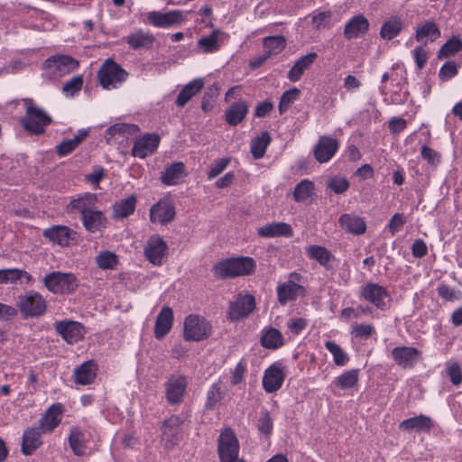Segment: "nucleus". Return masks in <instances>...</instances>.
Masks as SVG:
<instances>
[{
	"label": "nucleus",
	"mask_w": 462,
	"mask_h": 462,
	"mask_svg": "<svg viewBox=\"0 0 462 462\" xmlns=\"http://www.w3.org/2000/svg\"><path fill=\"white\" fill-rule=\"evenodd\" d=\"M415 32L417 42H423L426 38L434 42L440 36V31L433 21H426L418 24Z\"/></svg>",
	"instance_id": "c9c22d12"
},
{
	"label": "nucleus",
	"mask_w": 462,
	"mask_h": 462,
	"mask_svg": "<svg viewBox=\"0 0 462 462\" xmlns=\"http://www.w3.org/2000/svg\"><path fill=\"white\" fill-rule=\"evenodd\" d=\"M358 381V370H349L336 377L334 383L342 390L354 387Z\"/></svg>",
	"instance_id": "09e8293b"
},
{
	"label": "nucleus",
	"mask_w": 462,
	"mask_h": 462,
	"mask_svg": "<svg viewBox=\"0 0 462 462\" xmlns=\"http://www.w3.org/2000/svg\"><path fill=\"white\" fill-rule=\"evenodd\" d=\"M81 221L84 227L92 233H96L106 226V217L103 213L97 208V207L91 211L81 217Z\"/></svg>",
	"instance_id": "2f4dec72"
},
{
	"label": "nucleus",
	"mask_w": 462,
	"mask_h": 462,
	"mask_svg": "<svg viewBox=\"0 0 462 462\" xmlns=\"http://www.w3.org/2000/svg\"><path fill=\"white\" fill-rule=\"evenodd\" d=\"M314 184L309 180H303L294 189L293 198L298 202H302L312 196Z\"/></svg>",
	"instance_id": "3c124183"
},
{
	"label": "nucleus",
	"mask_w": 462,
	"mask_h": 462,
	"mask_svg": "<svg viewBox=\"0 0 462 462\" xmlns=\"http://www.w3.org/2000/svg\"><path fill=\"white\" fill-rule=\"evenodd\" d=\"M338 148L337 142L331 136H322L319 138L316 146L314 154L315 158L319 162H328Z\"/></svg>",
	"instance_id": "4be33fe9"
},
{
	"label": "nucleus",
	"mask_w": 462,
	"mask_h": 462,
	"mask_svg": "<svg viewBox=\"0 0 462 462\" xmlns=\"http://www.w3.org/2000/svg\"><path fill=\"white\" fill-rule=\"evenodd\" d=\"M261 342L266 348L276 349L283 345V337L278 329L270 328L263 332Z\"/></svg>",
	"instance_id": "c03bdc74"
},
{
	"label": "nucleus",
	"mask_w": 462,
	"mask_h": 462,
	"mask_svg": "<svg viewBox=\"0 0 462 462\" xmlns=\"http://www.w3.org/2000/svg\"><path fill=\"white\" fill-rule=\"evenodd\" d=\"M264 46L270 52L277 53L285 47V40L282 36H272L264 39Z\"/></svg>",
	"instance_id": "052dcab7"
},
{
	"label": "nucleus",
	"mask_w": 462,
	"mask_h": 462,
	"mask_svg": "<svg viewBox=\"0 0 462 462\" xmlns=\"http://www.w3.org/2000/svg\"><path fill=\"white\" fill-rule=\"evenodd\" d=\"M402 22L397 16H392L382 25L380 35L383 39L392 40L402 31Z\"/></svg>",
	"instance_id": "79ce46f5"
},
{
	"label": "nucleus",
	"mask_w": 462,
	"mask_h": 462,
	"mask_svg": "<svg viewBox=\"0 0 462 462\" xmlns=\"http://www.w3.org/2000/svg\"><path fill=\"white\" fill-rule=\"evenodd\" d=\"M300 94V91L296 88H292L282 94L279 103V111L281 115L285 113L291 104L299 98Z\"/></svg>",
	"instance_id": "603ef678"
},
{
	"label": "nucleus",
	"mask_w": 462,
	"mask_h": 462,
	"mask_svg": "<svg viewBox=\"0 0 462 462\" xmlns=\"http://www.w3.org/2000/svg\"><path fill=\"white\" fill-rule=\"evenodd\" d=\"M159 143V135L155 134H145L134 142V147L132 149V155L140 159H144L156 151Z\"/></svg>",
	"instance_id": "aec40b11"
},
{
	"label": "nucleus",
	"mask_w": 462,
	"mask_h": 462,
	"mask_svg": "<svg viewBox=\"0 0 462 462\" xmlns=\"http://www.w3.org/2000/svg\"><path fill=\"white\" fill-rule=\"evenodd\" d=\"M331 16L332 14L329 11L319 12V14H314L312 16L313 27L317 30L324 28L330 21Z\"/></svg>",
	"instance_id": "338daca9"
},
{
	"label": "nucleus",
	"mask_w": 462,
	"mask_h": 462,
	"mask_svg": "<svg viewBox=\"0 0 462 462\" xmlns=\"http://www.w3.org/2000/svg\"><path fill=\"white\" fill-rule=\"evenodd\" d=\"M374 333V328L371 324H358L352 326V334L356 337L368 338Z\"/></svg>",
	"instance_id": "e2e57ef3"
},
{
	"label": "nucleus",
	"mask_w": 462,
	"mask_h": 462,
	"mask_svg": "<svg viewBox=\"0 0 462 462\" xmlns=\"http://www.w3.org/2000/svg\"><path fill=\"white\" fill-rule=\"evenodd\" d=\"M24 278L27 283L32 282V275L27 272L16 268L0 270V284L16 283Z\"/></svg>",
	"instance_id": "a19ab883"
},
{
	"label": "nucleus",
	"mask_w": 462,
	"mask_h": 462,
	"mask_svg": "<svg viewBox=\"0 0 462 462\" xmlns=\"http://www.w3.org/2000/svg\"><path fill=\"white\" fill-rule=\"evenodd\" d=\"M257 235L263 238L291 237L293 235V230L287 223L272 222L260 226L257 229Z\"/></svg>",
	"instance_id": "412c9836"
},
{
	"label": "nucleus",
	"mask_w": 462,
	"mask_h": 462,
	"mask_svg": "<svg viewBox=\"0 0 462 462\" xmlns=\"http://www.w3.org/2000/svg\"><path fill=\"white\" fill-rule=\"evenodd\" d=\"M412 54H413V58L415 60L417 68L419 69H421L424 67V65L426 64L428 58H429L428 51L423 46H419V47H416L412 51Z\"/></svg>",
	"instance_id": "774afa93"
},
{
	"label": "nucleus",
	"mask_w": 462,
	"mask_h": 462,
	"mask_svg": "<svg viewBox=\"0 0 462 462\" xmlns=\"http://www.w3.org/2000/svg\"><path fill=\"white\" fill-rule=\"evenodd\" d=\"M462 49V42L457 37L449 39L439 51V59L448 58Z\"/></svg>",
	"instance_id": "864d4df0"
},
{
	"label": "nucleus",
	"mask_w": 462,
	"mask_h": 462,
	"mask_svg": "<svg viewBox=\"0 0 462 462\" xmlns=\"http://www.w3.org/2000/svg\"><path fill=\"white\" fill-rule=\"evenodd\" d=\"M126 79L127 72L111 60H106L98 71L100 85L106 90L119 88Z\"/></svg>",
	"instance_id": "0eeeda50"
},
{
	"label": "nucleus",
	"mask_w": 462,
	"mask_h": 462,
	"mask_svg": "<svg viewBox=\"0 0 462 462\" xmlns=\"http://www.w3.org/2000/svg\"><path fill=\"white\" fill-rule=\"evenodd\" d=\"M97 365L93 361L84 362L74 370L75 383L81 385L91 383L97 375Z\"/></svg>",
	"instance_id": "c85d7f7f"
},
{
	"label": "nucleus",
	"mask_w": 462,
	"mask_h": 462,
	"mask_svg": "<svg viewBox=\"0 0 462 462\" xmlns=\"http://www.w3.org/2000/svg\"><path fill=\"white\" fill-rule=\"evenodd\" d=\"M168 253L167 243L159 235L152 236L144 247V255L153 265H161Z\"/></svg>",
	"instance_id": "9d476101"
},
{
	"label": "nucleus",
	"mask_w": 462,
	"mask_h": 462,
	"mask_svg": "<svg viewBox=\"0 0 462 462\" xmlns=\"http://www.w3.org/2000/svg\"><path fill=\"white\" fill-rule=\"evenodd\" d=\"M69 446L76 456H83L86 452V436L79 428H74L69 438Z\"/></svg>",
	"instance_id": "a18cd8bd"
},
{
	"label": "nucleus",
	"mask_w": 462,
	"mask_h": 462,
	"mask_svg": "<svg viewBox=\"0 0 462 462\" xmlns=\"http://www.w3.org/2000/svg\"><path fill=\"white\" fill-rule=\"evenodd\" d=\"M257 429L262 434L266 436L271 435L273 432V420L266 410L261 411L257 420Z\"/></svg>",
	"instance_id": "4d7b16f0"
},
{
	"label": "nucleus",
	"mask_w": 462,
	"mask_h": 462,
	"mask_svg": "<svg viewBox=\"0 0 462 462\" xmlns=\"http://www.w3.org/2000/svg\"><path fill=\"white\" fill-rule=\"evenodd\" d=\"M72 234L71 229L66 226H53L43 231L44 237L61 246L69 245Z\"/></svg>",
	"instance_id": "c756f323"
},
{
	"label": "nucleus",
	"mask_w": 462,
	"mask_h": 462,
	"mask_svg": "<svg viewBox=\"0 0 462 462\" xmlns=\"http://www.w3.org/2000/svg\"><path fill=\"white\" fill-rule=\"evenodd\" d=\"M97 196L92 193H85L84 195L72 199L67 205L69 213L79 212L80 216L87 214L96 208Z\"/></svg>",
	"instance_id": "393cba45"
},
{
	"label": "nucleus",
	"mask_w": 462,
	"mask_h": 462,
	"mask_svg": "<svg viewBox=\"0 0 462 462\" xmlns=\"http://www.w3.org/2000/svg\"><path fill=\"white\" fill-rule=\"evenodd\" d=\"M187 385L188 379L186 376L180 374L171 375L165 386L167 401L171 404L180 403L183 400Z\"/></svg>",
	"instance_id": "9b49d317"
},
{
	"label": "nucleus",
	"mask_w": 462,
	"mask_h": 462,
	"mask_svg": "<svg viewBox=\"0 0 462 462\" xmlns=\"http://www.w3.org/2000/svg\"><path fill=\"white\" fill-rule=\"evenodd\" d=\"M326 349L332 355L334 363L338 366L346 365L349 357L346 352L336 342L334 341H326L325 342Z\"/></svg>",
	"instance_id": "de8ad7c7"
},
{
	"label": "nucleus",
	"mask_w": 462,
	"mask_h": 462,
	"mask_svg": "<svg viewBox=\"0 0 462 462\" xmlns=\"http://www.w3.org/2000/svg\"><path fill=\"white\" fill-rule=\"evenodd\" d=\"M204 86L200 79H193L186 84L178 95L175 104L179 107H183Z\"/></svg>",
	"instance_id": "473e14b6"
},
{
	"label": "nucleus",
	"mask_w": 462,
	"mask_h": 462,
	"mask_svg": "<svg viewBox=\"0 0 462 462\" xmlns=\"http://www.w3.org/2000/svg\"><path fill=\"white\" fill-rule=\"evenodd\" d=\"M371 313L370 308H365L362 306H358L356 308H346L342 310V317L351 319H358L363 315H366Z\"/></svg>",
	"instance_id": "69168bd1"
},
{
	"label": "nucleus",
	"mask_w": 462,
	"mask_h": 462,
	"mask_svg": "<svg viewBox=\"0 0 462 462\" xmlns=\"http://www.w3.org/2000/svg\"><path fill=\"white\" fill-rule=\"evenodd\" d=\"M239 441L231 429H225L218 438L217 453L221 462H245L239 457Z\"/></svg>",
	"instance_id": "7ed1b4c3"
},
{
	"label": "nucleus",
	"mask_w": 462,
	"mask_h": 462,
	"mask_svg": "<svg viewBox=\"0 0 462 462\" xmlns=\"http://www.w3.org/2000/svg\"><path fill=\"white\" fill-rule=\"evenodd\" d=\"M247 113L248 106L245 101H238L226 111V120L228 125L235 126L245 118Z\"/></svg>",
	"instance_id": "e433bc0d"
},
{
	"label": "nucleus",
	"mask_w": 462,
	"mask_h": 462,
	"mask_svg": "<svg viewBox=\"0 0 462 462\" xmlns=\"http://www.w3.org/2000/svg\"><path fill=\"white\" fill-rule=\"evenodd\" d=\"M139 128L134 125H128L124 123L115 124L110 126L105 133V138L107 143L120 142V137L128 138L130 135H134L138 133Z\"/></svg>",
	"instance_id": "a878e982"
},
{
	"label": "nucleus",
	"mask_w": 462,
	"mask_h": 462,
	"mask_svg": "<svg viewBox=\"0 0 462 462\" xmlns=\"http://www.w3.org/2000/svg\"><path fill=\"white\" fill-rule=\"evenodd\" d=\"M182 422L183 420L180 416L173 415L162 423L160 444L164 449L171 450L180 443L181 439L180 427Z\"/></svg>",
	"instance_id": "6e6552de"
},
{
	"label": "nucleus",
	"mask_w": 462,
	"mask_h": 462,
	"mask_svg": "<svg viewBox=\"0 0 462 462\" xmlns=\"http://www.w3.org/2000/svg\"><path fill=\"white\" fill-rule=\"evenodd\" d=\"M175 208L170 199L163 198L150 209V219L153 223L167 224L173 220Z\"/></svg>",
	"instance_id": "4468645a"
},
{
	"label": "nucleus",
	"mask_w": 462,
	"mask_h": 462,
	"mask_svg": "<svg viewBox=\"0 0 462 462\" xmlns=\"http://www.w3.org/2000/svg\"><path fill=\"white\" fill-rule=\"evenodd\" d=\"M447 374L453 384L458 385L462 382L460 365L457 362H448L446 365Z\"/></svg>",
	"instance_id": "bf43d9fd"
},
{
	"label": "nucleus",
	"mask_w": 462,
	"mask_h": 462,
	"mask_svg": "<svg viewBox=\"0 0 462 462\" xmlns=\"http://www.w3.org/2000/svg\"><path fill=\"white\" fill-rule=\"evenodd\" d=\"M82 85V76H74L64 84L62 91L67 97H72L81 89Z\"/></svg>",
	"instance_id": "13d9d810"
},
{
	"label": "nucleus",
	"mask_w": 462,
	"mask_h": 462,
	"mask_svg": "<svg viewBox=\"0 0 462 462\" xmlns=\"http://www.w3.org/2000/svg\"><path fill=\"white\" fill-rule=\"evenodd\" d=\"M285 379L284 368L280 363L269 366L263 374V387L268 393L277 392Z\"/></svg>",
	"instance_id": "f8f14e48"
},
{
	"label": "nucleus",
	"mask_w": 462,
	"mask_h": 462,
	"mask_svg": "<svg viewBox=\"0 0 462 462\" xmlns=\"http://www.w3.org/2000/svg\"><path fill=\"white\" fill-rule=\"evenodd\" d=\"M316 58V52H310L300 57L290 69L288 79L291 82H297L301 78L304 71L315 61Z\"/></svg>",
	"instance_id": "72a5a7b5"
},
{
	"label": "nucleus",
	"mask_w": 462,
	"mask_h": 462,
	"mask_svg": "<svg viewBox=\"0 0 462 462\" xmlns=\"http://www.w3.org/2000/svg\"><path fill=\"white\" fill-rule=\"evenodd\" d=\"M338 223L346 232L355 236L363 235L366 230L365 219L356 214L345 213L341 215Z\"/></svg>",
	"instance_id": "5701e85b"
},
{
	"label": "nucleus",
	"mask_w": 462,
	"mask_h": 462,
	"mask_svg": "<svg viewBox=\"0 0 462 462\" xmlns=\"http://www.w3.org/2000/svg\"><path fill=\"white\" fill-rule=\"evenodd\" d=\"M222 383L217 382L213 383L207 393L206 407L213 409L216 404L222 399Z\"/></svg>",
	"instance_id": "5fc2aeb1"
},
{
	"label": "nucleus",
	"mask_w": 462,
	"mask_h": 462,
	"mask_svg": "<svg viewBox=\"0 0 462 462\" xmlns=\"http://www.w3.org/2000/svg\"><path fill=\"white\" fill-rule=\"evenodd\" d=\"M297 273H291L290 279L277 286L278 301L282 305H285L290 301L296 300L300 295H302L304 289L297 284L293 278H298Z\"/></svg>",
	"instance_id": "ddd939ff"
},
{
	"label": "nucleus",
	"mask_w": 462,
	"mask_h": 462,
	"mask_svg": "<svg viewBox=\"0 0 462 462\" xmlns=\"http://www.w3.org/2000/svg\"><path fill=\"white\" fill-rule=\"evenodd\" d=\"M271 136L268 132H263L261 135L254 138L250 144L252 155L254 159L263 157L267 147L271 143Z\"/></svg>",
	"instance_id": "37998d69"
},
{
	"label": "nucleus",
	"mask_w": 462,
	"mask_h": 462,
	"mask_svg": "<svg viewBox=\"0 0 462 462\" xmlns=\"http://www.w3.org/2000/svg\"><path fill=\"white\" fill-rule=\"evenodd\" d=\"M173 323V313L171 308L164 307L160 311L156 323L154 334L157 338H162L169 333Z\"/></svg>",
	"instance_id": "7c9ffc66"
},
{
	"label": "nucleus",
	"mask_w": 462,
	"mask_h": 462,
	"mask_svg": "<svg viewBox=\"0 0 462 462\" xmlns=\"http://www.w3.org/2000/svg\"><path fill=\"white\" fill-rule=\"evenodd\" d=\"M186 176L185 165L181 162H173L161 173V181L167 186L179 184Z\"/></svg>",
	"instance_id": "bb28decb"
},
{
	"label": "nucleus",
	"mask_w": 462,
	"mask_h": 462,
	"mask_svg": "<svg viewBox=\"0 0 462 462\" xmlns=\"http://www.w3.org/2000/svg\"><path fill=\"white\" fill-rule=\"evenodd\" d=\"M254 261L250 257L226 259L215 264L214 270L217 276L231 278L250 274L254 269Z\"/></svg>",
	"instance_id": "f257e3e1"
},
{
	"label": "nucleus",
	"mask_w": 462,
	"mask_h": 462,
	"mask_svg": "<svg viewBox=\"0 0 462 462\" xmlns=\"http://www.w3.org/2000/svg\"><path fill=\"white\" fill-rule=\"evenodd\" d=\"M26 115L22 118V125L31 134L44 133L45 127L51 124V117L41 107L35 106L32 100H25Z\"/></svg>",
	"instance_id": "f03ea898"
},
{
	"label": "nucleus",
	"mask_w": 462,
	"mask_h": 462,
	"mask_svg": "<svg viewBox=\"0 0 462 462\" xmlns=\"http://www.w3.org/2000/svg\"><path fill=\"white\" fill-rule=\"evenodd\" d=\"M17 308L24 318H37L47 310V301L37 291H27L18 297Z\"/></svg>",
	"instance_id": "423d86ee"
},
{
	"label": "nucleus",
	"mask_w": 462,
	"mask_h": 462,
	"mask_svg": "<svg viewBox=\"0 0 462 462\" xmlns=\"http://www.w3.org/2000/svg\"><path fill=\"white\" fill-rule=\"evenodd\" d=\"M327 187L335 194H342L349 189L350 183L344 177L335 176L328 180Z\"/></svg>",
	"instance_id": "6e6d98bb"
},
{
	"label": "nucleus",
	"mask_w": 462,
	"mask_h": 462,
	"mask_svg": "<svg viewBox=\"0 0 462 462\" xmlns=\"http://www.w3.org/2000/svg\"><path fill=\"white\" fill-rule=\"evenodd\" d=\"M369 28L368 20L362 14L355 15L345 25L344 36L347 40L365 34Z\"/></svg>",
	"instance_id": "b1692460"
},
{
	"label": "nucleus",
	"mask_w": 462,
	"mask_h": 462,
	"mask_svg": "<svg viewBox=\"0 0 462 462\" xmlns=\"http://www.w3.org/2000/svg\"><path fill=\"white\" fill-rule=\"evenodd\" d=\"M432 426L433 424L430 418L425 415H419L402 421L400 429L403 430H415L417 431H428Z\"/></svg>",
	"instance_id": "58836bf2"
},
{
	"label": "nucleus",
	"mask_w": 462,
	"mask_h": 462,
	"mask_svg": "<svg viewBox=\"0 0 462 462\" xmlns=\"http://www.w3.org/2000/svg\"><path fill=\"white\" fill-rule=\"evenodd\" d=\"M95 260L98 268L102 270H114L119 263L118 256L110 251L99 252Z\"/></svg>",
	"instance_id": "49530a36"
},
{
	"label": "nucleus",
	"mask_w": 462,
	"mask_h": 462,
	"mask_svg": "<svg viewBox=\"0 0 462 462\" xmlns=\"http://www.w3.org/2000/svg\"><path fill=\"white\" fill-rule=\"evenodd\" d=\"M420 352L412 346H397L392 350V357L402 368L412 367L420 358Z\"/></svg>",
	"instance_id": "6ab92c4d"
},
{
	"label": "nucleus",
	"mask_w": 462,
	"mask_h": 462,
	"mask_svg": "<svg viewBox=\"0 0 462 462\" xmlns=\"http://www.w3.org/2000/svg\"><path fill=\"white\" fill-rule=\"evenodd\" d=\"M255 308L254 298L252 295H239L230 303L228 317L231 320H238L247 317Z\"/></svg>",
	"instance_id": "2eb2a0df"
},
{
	"label": "nucleus",
	"mask_w": 462,
	"mask_h": 462,
	"mask_svg": "<svg viewBox=\"0 0 462 462\" xmlns=\"http://www.w3.org/2000/svg\"><path fill=\"white\" fill-rule=\"evenodd\" d=\"M360 294L364 300L369 301L377 309H385L389 294L383 286L373 282L367 283L361 288Z\"/></svg>",
	"instance_id": "dca6fc26"
},
{
	"label": "nucleus",
	"mask_w": 462,
	"mask_h": 462,
	"mask_svg": "<svg viewBox=\"0 0 462 462\" xmlns=\"http://www.w3.org/2000/svg\"><path fill=\"white\" fill-rule=\"evenodd\" d=\"M307 252L310 258L315 259L325 267H328V263L333 258L325 247L319 245H311L307 249Z\"/></svg>",
	"instance_id": "8fccbe9b"
},
{
	"label": "nucleus",
	"mask_w": 462,
	"mask_h": 462,
	"mask_svg": "<svg viewBox=\"0 0 462 462\" xmlns=\"http://www.w3.org/2000/svg\"><path fill=\"white\" fill-rule=\"evenodd\" d=\"M457 74V66L454 61L446 62L439 69V77L441 80H448Z\"/></svg>",
	"instance_id": "0e129e2a"
},
{
	"label": "nucleus",
	"mask_w": 462,
	"mask_h": 462,
	"mask_svg": "<svg viewBox=\"0 0 462 462\" xmlns=\"http://www.w3.org/2000/svg\"><path fill=\"white\" fill-rule=\"evenodd\" d=\"M55 329L57 333L69 344L78 342L84 335V328L82 325L72 320L56 322Z\"/></svg>",
	"instance_id": "a211bd4d"
},
{
	"label": "nucleus",
	"mask_w": 462,
	"mask_h": 462,
	"mask_svg": "<svg viewBox=\"0 0 462 462\" xmlns=\"http://www.w3.org/2000/svg\"><path fill=\"white\" fill-rule=\"evenodd\" d=\"M154 42L152 33L142 30L135 31L126 37V42L133 49L150 48Z\"/></svg>",
	"instance_id": "4c0bfd02"
},
{
	"label": "nucleus",
	"mask_w": 462,
	"mask_h": 462,
	"mask_svg": "<svg viewBox=\"0 0 462 462\" xmlns=\"http://www.w3.org/2000/svg\"><path fill=\"white\" fill-rule=\"evenodd\" d=\"M229 159L228 158H222L219 160L215 161L208 172V179L213 180L214 178L217 177L219 174H221L227 165L229 164Z\"/></svg>",
	"instance_id": "680f3d73"
},
{
	"label": "nucleus",
	"mask_w": 462,
	"mask_h": 462,
	"mask_svg": "<svg viewBox=\"0 0 462 462\" xmlns=\"http://www.w3.org/2000/svg\"><path fill=\"white\" fill-rule=\"evenodd\" d=\"M79 66V62L67 55H55L47 59L43 65V76L49 79L64 77Z\"/></svg>",
	"instance_id": "20e7f679"
},
{
	"label": "nucleus",
	"mask_w": 462,
	"mask_h": 462,
	"mask_svg": "<svg viewBox=\"0 0 462 462\" xmlns=\"http://www.w3.org/2000/svg\"><path fill=\"white\" fill-rule=\"evenodd\" d=\"M62 406L60 403L51 405L41 420V430L42 432L52 431L61 421Z\"/></svg>",
	"instance_id": "cd10ccee"
},
{
	"label": "nucleus",
	"mask_w": 462,
	"mask_h": 462,
	"mask_svg": "<svg viewBox=\"0 0 462 462\" xmlns=\"http://www.w3.org/2000/svg\"><path fill=\"white\" fill-rule=\"evenodd\" d=\"M40 429H28L23 432L22 452L25 456L31 455L41 445Z\"/></svg>",
	"instance_id": "f704fd0d"
},
{
	"label": "nucleus",
	"mask_w": 462,
	"mask_h": 462,
	"mask_svg": "<svg viewBox=\"0 0 462 462\" xmlns=\"http://www.w3.org/2000/svg\"><path fill=\"white\" fill-rule=\"evenodd\" d=\"M136 207V197L128 196L114 204V217L116 218H125L132 215Z\"/></svg>",
	"instance_id": "ea45409f"
},
{
	"label": "nucleus",
	"mask_w": 462,
	"mask_h": 462,
	"mask_svg": "<svg viewBox=\"0 0 462 462\" xmlns=\"http://www.w3.org/2000/svg\"><path fill=\"white\" fill-rule=\"evenodd\" d=\"M146 18L149 23L158 28H168L183 21L182 13L177 10L167 13L152 11L147 13Z\"/></svg>",
	"instance_id": "f3484780"
},
{
	"label": "nucleus",
	"mask_w": 462,
	"mask_h": 462,
	"mask_svg": "<svg viewBox=\"0 0 462 462\" xmlns=\"http://www.w3.org/2000/svg\"><path fill=\"white\" fill-rule=\"evenodd\" d=\"M211 332V325L203 317L189 315L184 321V338L188 341H200Z\"/></svg>",
	"instance_id": "1a4fd4ad"
},
{
	"label": "nucleus",
	"mask_w": 462,
	"mask_h": 462,
	"mask_svg": "<svg viewBox=\"0 0 462 462\" xmlns=\"http://www.w3.org/2000/svg\"><path fill=\"white\" fill-rule=\"evenodd\" d=\"M43 284L54 294H65L74 291L79 286V282L72 273L52 272L43 277Z\"/></svg>",
	"instance_id": "39448f33"
}]
</instances>
